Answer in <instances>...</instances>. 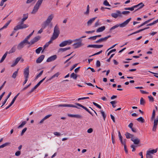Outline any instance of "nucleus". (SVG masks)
<instances>
[{"label":"nucleus","mask_w":158,"mask_h":158,"mask_svg":"<svg viewBox=\"0 0 158 158\" xmlns=\"http://www.w3.org/2000/svg\"><path fill=\"white\" fill-rule=\"evenodd\" d=\"M41 37L39 36H37L35 37L32 39L30 42V44L31 45L34 44L35 42H37L40 39Z\"/></svg>","instance_id":"1a4fd4ad"},{"label":"nucleus","mask_w":158,"mask_h":158,"mask_svg":"<svg viewBox=\"0 0 158 158\" xmlns=\"http://www.w3.org/2000/svg\"><path fill=\"white\" fill-rule=\"evenodd\" d=\"M78 64H75L73 65V67L71 68L70 69V71H71L74 68H75L77 65Z\"/></svg>","instance_id":"0e129e2a"},{"label":"nucleus","mask_w":158,"mask_h":158,"mask_svg":"<svg viewBox=\"0 0 158 158\" xmlns=\"http://www.w3.org/2000/svg\"><path fill=\"white\" fill-rule=\"evenodd\" d=\"M130 13V12L129 11H122V12H121L122 15L123 14L124 15H128L129 13Z\"/></svg>","instance_id":"49530a36"},{"label":"nucleus","mask_w":158,"mask_h":158,"mask_svg":"<svg viewBox=\"0 0 158 158\" xmlns=\"http://www.w3.org/2000/svg\"><path fill=\"white\" fill-rule=\"evenodd\" d=\"M60 33L59 28L57 25H56L54 28V32L51 37L52 40H55L58 36Z\"/></svg>","instance_id":"39448f33"},{"label":"nucleus","mask_w":158,"mask_h":158,"mask_svg":"<svg viewBox=\"0 0 158 158\" xmlns=\"http://www.w3.org/2000/svg\"><path fill=\"white\" fill-rule=\"evenodd\" d=\"M83 45V44L82 43V42L80 41L74 44H73V46H74L75 48H77L80 47Z\"/></svg>","instance_id":"f8f14e48"},{"label":"nucleus","mask_w":158,"mask_h":158,"mask_svg":"<svg viewBox=\"0 0 158 158\" xmlns=\"http://www.w3.org/2000/svg\"><path fill=\"white\" fill-rule=\"evenodd\" d=\"M27 130V128L26 127L24 128L22 131V132L21 133V136L23 135L24 133Z\"/></svg>","instance_id":"603ef678"},{"label":"nucleus","mask_w":158,"mask_h":158,"mask_svg":"<svg viewBox=\"0 0 158 158\" xmlns=\"http://www.w3.org/2000/svg\"><path fill=\"white\" fill-rule=\"evenodd\" d=\"M43 70H42L40 72V73L38 74L36 77V78H38V77H40L42 74L43 73Z\"/></svg>","instance_id":"052dcab7"},{"label":"nucleus","mask_w":158,"mask_h":158,"mask_svg":"<svg viewBox=\"0 0 158 158\" xmlns=\"http://www.w3.org/2000/svg\"><path fill=\"white\" fill-rule=\"evenodd\" d=\"M139 5H135L131 7L125 8H124V10H129L131 11H133L134 10V8L137 7Z\"/></svg>","instance_id":"4be33fe9"},{"label":"nucleus","mask_w":158,"mask_h":158,"mask_svg":"<svg viewBox=\"0 0 158 158\" xmlns=\"http://www.w3.org/2000/svg\"><path fill=\"white\" fill-rule=\"evenodd\" d=\"M111 16L114 18H116L118 17H122L123 16L122 15L121 12L119 10L116 11V13H112L111 14Z\"/></svg>","instance_id":"0eeeda50"},{"label":"nucleus","mask_w":158,"mask_h":158,"mask_svg":"<svg viewBox=\"0 0 158 158\" xmlns=\"http://www.w3.org/2000/svg\"><path fill=\"white\" fill-rule=\"evenodd\" d=\"M146 158H152L153 156L151 154H149L147 152L146 154Z\"/></svg>","instance_id":"de8ad7c7"},{"label":"nucleus","mask_w":158,"mask_h":158,"mask_svg":"<svg viewBox=\"0 0 158 158\" xmlns=\"http://www.w3.org/2000/svg\"><path fill=\"white\" fill-rule=\"evenodd\" d=\"M101 64L99 60H97L96 62V66L97 67H99L100 66Z\"/></svg>","instance_id":"e2e57ef3"},{"label":"nucleus","mask_w":158,"mask_h":158,"mask_svg":"<svg viewBox=\"0 0 158 158\" xmlns=\"http://www.w3.org/2000/svg\"><path fill=\"white\" fill-rule=\"evenodd\" d=\"M137 120L138 122H140L142 123H144L145 122V120L142 117H140L139 118H137Z\"/></svg>","instance_id":"c85d7f7f"},{"label":"nucleus","mask_w":158,"mask_h":158,"mask_svg":"<svg viewBox=\"0 0 158 158\" xmlns=\"http://www.w3.org/2000/svg\"><path fill=\"white\" fill-rule=\"evenodd\" d=\"M97 17H95L90 19L87 22V25L88 26L90 25L94 21Z\"/></svg>","instance_id":"6ab92c4d"},{"label":"nucleus","mask_w":158,"mask_h":158,"mask_svg":"<svg viewBox=\"0 0 158 158\" xmlns=\"http://www.w3.org/2000/svg\"><path fill=\"white\" fill-rule=\"evenodd\" d=\"M53 40H51H51H50L47 43L45 44L44 46V49L45 48H46L48 47L49 46V45L51 43H52V41Z\"/></svg>","instance_id":"bb28decb"},{"label":"nucleus","mask_w":158,"mask_h":158,"mask_svg":"<svg viewBox=\"0 0 158 158\" xmlns=\"http://www.w3.org/2000/svg\"><path fill=\"white\" fill-rule=\"evenodd\" d=\"M103 4L104 5L106 6H110V5L109 4L108 2H107V0H105L103 3Z\"/></svg>","instance_id":"09e8293b"},{"label":"nucleus","mask_w":158,"mask_h":158,"mask_svg":"<svg viewBox=\"0 0 158 158\" xmlns=\"http://www.w3.org/2000/svg\"><path fill=\"white\" fill-rule=\"evenodd\" d=\"M111 36L110 35H108L107 36L105 37L104 38H102L99 39L98 40H97L95 41V43H99L105 41H106L107 39L109 37H110Z\"/></svg>","instance_id":"9b49d317"},{"label":"nucleus","mask_w":158,"mask_h":158,"mask_svg":"<svg viewBox=\"0 0 158 158\" xmlns=\"http://www.w3.org/2000/svg\"><path fill=\"white\" fill-rule=\"evenodd\" d=\"M71 48L70 47H68L67 48H60L59 49V52L61 51L62 52H64V51H65L67 50L70 49Z\"/></svg>","instance_id":"c756f323"},{"label":"nucleus","mask_w":158,"mask_h":158,"mask_svg":"<svg viewBox=\"0 0 158 158\" xmlns=\"http://www.w3.org/2000/svg\"><path fill=\"white\" fill-rule=\"evenodd\" d=\"M100 112H101V113L102 114V116H103V117L104 120L105 121V119L106 117V114H105V112L104 111H103L102 110H101L100 111Z\"/></svg>","instance_id":"473e14b6"},{"label":"nucleus","mask_w":158,"mask_h":158,"mask_svg":"<svg viewBox=\"0 0 158 158\" xmlns=\"http://www.w3.org/2000/svg\"><path fill=\"white\" fill-rule=\"evenodd\" d=\"M51 116H52V114H49L47 115L46 116H45L44 118V119H45V120L46 119H47V118H48L50 117Z\"/></svg>","instance_id":"774afa93"},{"label":"nucleus","mask_w":158,"mask_h":158,"mask_svg":"<svg viewBox=\"0 0 158 158\" xmlns=\"http://www.w3.org/2000/svg\"><path fill=\"white\" fill-rule=\"evenodd\" d=\"M60 74V73L59 72H57L53 75L49 79V80H50L53 78H54L55 77H57Z\"/></svg>","instance_id":"2f4dec72"},{"label":"nucleus","mask_w":158,"mask_h":158,"mask_svg":"<svg viewBox=\"0 0 158 158\" xmlns=\"http://www.w3.org/2000/svg\"><path fill=\"white\" fill-rule=\"evenodd\" d=\"M11 21V20H9L3 26V28H6L8 26L10 23Z\"/></svg>","instance_id":"79ce46f5"},{"label":"nucleus","mask_w":158,"mask_h":158,"mask_svg":"<svg viewBox=\"0 0 158 158\" xmlns=\"http://www.w3.org/2000/svg\"><path fill=\"white\" fill-rule=\"evenodd\" d=\"M156 116V111L155 110H153L152 116L151 117L150 121L153 122V126L152 127V130L155 131H156L158 124V117L157 116L155 119Z\"/></svg>","instance_id":"f03ea898"},{"label":"nucleus","mask_w":158,"mask_h":158,"mask_svg":"<svg viewBox=\"0 0 158 158\" xmlns=\"http://www.w3.org/2000/svg\"><path fill=\"white\" fill-rule=\"evenodd\" d=\"M157 23V22L156 20L155 21H154L153 23H150L148 24L147 25V26H152L153 25H154L156 23Z\"/></svg>","instance_id":"4d7b16f0"},{"label":"nucleus","mask_w":158,"mask_h":158,"mask_svg":"<svg viewBox=\"0 0 158 158\" xmlns=\"http://www.w3.org/2000/svg\"><path fill=\"white\" fill-rule=\"evenodd\" d=\"M137 5H139L137 7V8H138L136 10H135V11H137L138 10L142 8L144 6V5L143 4V3L142 2H141V3H139V4H138Z\"/></svg>","instance_id":"cd10ccee"},{"label":"nucleus","mask_w":158,"mask_h":158,"mask_svg":"<svg viewBox=\"0 0 158 158\" xmlns=\"http://www.w3.org/2000/svg\"><path fill=\"white\" fill-rule=\"evenodd\" d=\"M19 93H18L13 98V99L12 101H11V102L13 103V104L15 102V100H16V98H17V97H18V96L19 95Z\"/></svg>","instance_id":"c03bdc74"},{"label":"nucleus","mask_w":158,"mask_h":158,"mask_svg":"<svg viewBox=\"0 0 158 158\" xmlns=\"http://www.w3.org/2000/svg\"><path fill=\"white\" fill-rule=\"evenodd\" d=\"M148 98H149L150 101H152V102L154 101V98L152 96L150 95L148 96Z\"/></svg>","instance_id":"5fc2aeb1"},{"label":"nucleus","mask_w":158,"mask_h":158,"mask_svg":"<svg viewBox=\"0 0 158 158\" xmlns=\"http://www.w3.org/2000/svg\"><path fill=\"white\" fill-rule=\"evenodd\" d=\"M75 104L77 105L78 106H79L81 107L83 109H84L85 110H86L90 114L92 115H93L92 114V113H91V112H90L86 107H85L83 106L82 105H81V104H80L78 103H76Z\"/></svg>","instance_id":"2eb2a0df"},{"label":"nucleus","mask_w":158,"mask_h":158,"mask_svg":"<svg viewBox=\"0 0 158 158\" xmlns=\"http://www.w3.org/2000/svg\"><path fill=\"white\" fill-rule=\"evenodd\" d=\"M27 44H28V42L24 40L18 44L17 46V49L19 50L21 49Z\"/></svg>","instance_id":"423d86ee"},{"label":"nucleus","mask_w":158,"mask_h":158,"mask_svg":"<svg viewBox=\"0 0 158 158\" xmlns=\"http://www.w3.org/2000/svg\"><path fill=\"white\" fill-rule=\"evenodd\" d=\"M16 50V47L15 45L9 51L8 53L10 54L14 52Z\"/></svg>","instance_id":"5701e85b"},{"label":"nucleus","mask_w":158,"mask_h":158,"mask_svg":"<svg viewBox=\"0 0 158 158\" xmlns=\"http://www.w3.org/2000/svg\"><path fill=\"white\" fill-rule=\"evenodd\" d=\"M125 135L126 136V138L127 139L131 138V139L132 138H134L133 135H132L127 132L126 133V134H125Z\"/></svg>","instance_id":"412c9836"},{"label":"nucleus","mask_w":158,"mask_h":158,"mask_svg":"<svg viewBox=\"0 0 158 158\" xmlns=\"http://www.w3.org/2000/svg\"><path fill=\"white\" fill-rule=\"evenodd\" d=\"M66 45H67L65 41L62 42L59 44L60 47H63Z\"/></svg>","instance_id":"58836bf2"},{"label":"nucleus","mask_w":158,"mask_h":158,"mask_svg":"<svg viewBox=\"0 0 158 158\" xmlns=\"http://www.w3.org/2000/svg\"><path fill=\"white\" fill-rule=\"evenodd\" d=\"M42 48L41 47H40L38 48L37 49L35 50V52L37 54H39L40 53V51L42 50Z\"/></svg>","instance_id":"4c0bfd02"},{"label":"nucleus","mask_w":158,"mask_h":158,"mask_svg":"<svg viewBox=\"0 0 158 158\" xmlns=\"http://www.w3.org/2000/svg\"><path fill=\"white\" fill-rule=\"evenodd\" d=\"M26 17L23 18L21 20L20 22L19 23V24L15 26L14 29V30L17 31L19 29H23L27 27L28 25L26 24H24V22L27 19Z\"/></svg>","instance_id":"7ed1b4c3"},{"label":"nucleus","mask_w":158,"mask_h":158,"mask_svg":"<svg viewBox=\"0 0 158 158\" xmlns=\"http://www.w3.org/2000/svg\"><path fill=\"white\" fill-rule=\"evenodd\" d=\"M73 42H77V41H78V42H82V40L81 39V38H79L78 39H76L74 40H72Z\"/></svg>","instance_id":"6e6d98bb"},{"label":"nucleus","mask_w":158,"mask_h":158,"mask_svg":"<svg viewBox=\"0 0 158 158\" xmlns=\"http://www.w3.org/2000/svg\"><path fill=\"white\" fill-rule=\"evenodd\" d=\"M93 103L94 106H95L99 109H100L101 108V106L98 104L96 103L95 102H93Z\"/></svg>","instance_id":"3c124183"},{"label":"nucleus","mask_w":158,"mask_h":158,"mask_svg":"<svg viewBox=\"0 0 158 158\" xmlns=\"http://www.w3.org/2000/svg\"><path fill=\"white\" fill-rule=\"evenodd\" d=\"M157 152V149H152L151 150H149L147 151V152L149 154H153L154 153H156Z\"/></svg>","instance_id":"393cba45"},{"label":"nucleus","mask_w":158,"mask_h":158,"mask_svg":"<svg viewBox=\"0 0 158 158\" xmlns=\"http://www.w3.org/2000/svg\"><path fill=\"white\" fill-rule=\"evenodd\" d=\"M110 103L112 105V107L114 108L116 106L114 104L117 103V102L115 101H112L110 102Z\"/></svg>","instance_id":"a18cd8bd"},{"label":"nucleus","mask_w":158,"mask_h":158,"mask_svg":"<svg viewBox=\"0 0 158 158\" xmlns=\"http://www.w3.org/2000/svg\"><path fill=\"white\" fill-rule=\"evenodd\" d=\"M137 146L134 145H131V148H132V151L134 152L135 151V147H136Z\"/></svg>","instance_id":"bf43d9fd"},{"label":"nucleus","mask_w":158,"mask_h":158,"mask_svg":"<svg viewBox=\"0 0 158 158\" xmlns=\"http://www.w3.org/2000/svg\"><path fill=\"white\" fill-rule=\"evenodd\" d=\"M134 138H132L131 140L133 142L134 144L136 145L140 143V139L137 138L134 139Z\"/></svg>","instance_id":"ddd939ff"},{"label":"nucleus","mask_w":158,"mask_h":158,"mask_svg":"<svg viewBox=\"0 0 158 158\" xmlns=\"http://www.w3.org/2000/svg\"><path fill=\"white\" fill-rule=\"evenodd\" d=\"M19 70V69H17V70L16 71H15L13 74L12 75V77L15 79L16 76L18 75V71Z\"/></svg>","instance_id":"7c9ffc66"},{"label":"nucleus","mask_w":158,"mask_h":158,"mask_svg":"<svg viewBox=\"0 0 158 158\" xmlns=\"http://www.w3.org/2000/svg\"><path fill=\"white\" fill-rule=\"evenodd\" d=\"M26 123H27V122L25 121H23L22 122L21 124L18 127V129H19V128H22V127H23L26 124Z\"/></svg>","instance_id":"c9c22d12"},{"label":"nucleus","mask_w":158,"mask_h":158,"mask_svg":"<svg viewBox=\"0 0 158 158\" xmlns=\"http://www.w3.org/2000/svg\"><path fill=\"white\" fill-rule=\"evenodd\" d=\"M29 66H27L24 69V78H28L29 77Z\"/></svg>","instance_id":"6e6552de"},{"label":"nucleus","mask_w":158,"mask_h":158,"mask_svg":"<svg viewBox=\"0 0 158 158\" xmlns=\"http://www.w3.org/2000/svg\"><path fill=\"white\" fill-rule=\"evenodd\" d=\"M105 29V27L104 26H103L101 27H100L98 28L97 31L96 32H101L103 31Z\"/></svg>","instance_id":"b1692460"},{"label":"nucleus","mask_w":158,"mask_h":158,"mask_svg":"<svg viewBox=\"0 0 158 158\" xmlns=\"http://www.w3.org/2000/svg\"><path fill=\"white\" fill-rule=\"evenodd\" d=\"M131 18H130L126 20L124 22L120 24H117L113 27L111 28L110 29V32H111V31L112 30L118 27H125L128 24V23L131 20Z\"/></svg>","instance_id":"20e7f679"},{"label":"nucleus","mask_w":158,"mask_h":158,"mask_svg":"<svg viewBox=\"0 0 158 158\" xmlns=\"http://www.w3.org/2000/svg\"><path fill=\"white\" fill-rule=\"evenodd\" d=\"M97 37L96 36H94L92 37H90L89 38V39L90 40H95L96 39Z\"/></svg>","instance_id":"338daca9"},{"label":"nucleus","mask_w":158,"mask_h":158,"mask_svg":"<svg viewBox=\"0 0 158 158\" xmlns=\"http://www.w3.org/2000/svg\"><path fill=\"white\" fill-rule=\"evenodd\" d=\"M44 58V55H42L39 57L36 60V62L37 63H41Z\"/></svg>","instance_id":"dca6fc26"},{"label":"nucleus","mask_w":158,"mask_h":158,"mask_svg":"<svg viewBox=\"0 0 158 158\" xmlns=\"http://www.w3.org/2000/svg\"><path fill=\"white\" fill-rule=\"evenodd\" d=\"M145 103L144 100L143 98H141L140 100V104L141 105H144Z\"/></svg>","instance_id":"ea45409f"},{"label":"nucleus","mask_w":158,"mask_h":158,"mask_svg":"<svg viewBox=\"0 0 158 158\" xmlns=\"http://www.w3.org/2000/svg\"><path fill=\"white\" fill-rule=\"evenodd\" d=\"M57 58V56L56 55H54L49 57L47 60V62H50L55 60Z\"/></svg>","instance_id":"4468645a"},{"label":"nucleus","mask_w":158,"mask_h":158,"mask_svg":"<svg viewBox=\"0 0 158 158\" xmlns=\"http://www.w3.org/2000/svg\"><path fill=\"white\" fill-rule=\"evenodd\" d=\"M21 154V152L19 151H18L16 152L15 153V155L17 156H19Z\"/></svg>","instance_id":"69168bd1"},{"label":"nucleus","mask_w":158,"mask_h":158,"mask_svg":"<svg viewBox=\"0 0 158 158\" xmlns=\"http://www.w3.org/2000/svg\"><path fill=\"white\" fill-rule=\"evenodd\" d=\"M74 117L78 118H82V115L80 114H75Z\"/></svg>","instance_id":"8fccbe9b"},{"label":"nucleus","mask_w":158,"mask_h":158,"mask_svg":"<svg viewBox=\"0 0 158 158\" xmlns=\"http://www.w3.org/2000/svg\"><path fill=\"white\" fill-rule=\"evenodd\" d=\"M8 53V52L7 51L5 52V53L2 56L1 59V60L0 61V63L4 61V60L6 58Z\"/></svg>","instance_id":"a878e982"},{"label":"nucleus","mask_w":158,"mask_h":158,"mask_svg":"<svg viewBox=\"0 0 158 158\" xmlns=\"http://www.w3.org/2000/svg\"><path fill=\"white\" fill-rule=\"evenodd\" d=\"M39 6L35 5L31 13L32 14H35L38 11V10L39 8Z\"/></svg>","instance_id":"f3484780"},{"label":"nucleus","mask_w":158,"mask_h":158,"mask_svg":"<svg viewBox=\"0 0 158 158\" xmlns=\"http://www.w3.org/2000/svg\"><path fill=\"white\" fill-rule=\"evenodd\" d=\"M65 41L66 42L67 45H70L73 42V41L71 40H65Z\"/></svg>","instance_id":"a19ab883"},{"label":"nucleus","mask_w":158,"mask_h":158,"mask_svg":"<svg viewBox=\"0 0 158 158\" xmlns=\"http://www.w3.org/2000/svg\"><path fill=\"white\" fill-rule=\"evenodd\" d=\"M21 59V57H19L16 58L14 62L12 64L11 66L13 67L16 65L19 61Z\"/></svg>","instance_id":"a211bd4d"},{"label":"nucleus","mask_w":158,"mask_h":158,"mask_svg":"<svg viewBox=\"0 0 158 158\" xmlns=\"http://www.w3.org/2000/svg\"><path fill=\"white\" fill-rule=\"evenodd\" d=\"M149 28V27H146V28H144L143 29H140V30H139L129 35H128V36H129L130 35H132L133 34H136V33H139L143 31H144L146 29H148Z\"/></svg>","instance_id":"aec40b11"},{"label":"nucleus","mask_w":158,"mask_h":158,"mask_svg":"<svg viewBox=\"0 0 158 158\" xmlns=\"http://www.w3.org/2000/svg\"><path fill=\"white\" fill-rule=\"evenodd\" d=\"M103 46V45L95 44V48H100L102 47Z\"/></svg>","instance_id":"13d9d810"},{"label":"nucleus","mask_w":158,"mask_h":158,"mask_svg":"<svg viewBox=\"0 0 158 158\" xmlns=\"http://www.w3.org/2000/svg\"><path fill=\"white\" fill-rule=\"evenodd\" d=\"M54 134L57 136H59L61 135V134L60 133L57 132H54Z\"/></svg>","instance_id":"680f3d73"},{"label":"nucleus","mask_w":158,"mask_h":158,"mask_svg":"<svg viewBox=\"0 0 158 158\" xmlns=\"http://www.w3.org/2000/svg\"><path fill=\"white\" fill-rule=\"evenodd\" d=\"M43 1V0H38L35 5L40 7Z\"/></svg>","instance_id":"e433bc0d"},{"label":"nucleus","mask_w":158,"mask_h":158,"mask_svg":"<svg viewBox=\"0 0 158 158\" xmlns=\"http://www.w3.org/2000/svg\"><path fill=\"white\" fill-rule=\"evenodd\" d=\"M57 106L58 107H73L76 108L78 109H79V107H77V106L72 105V104H60L57 105Z\"/></svg>","instance_id":"9d476101"},{"label":"nucleus","mask_w":158,"mask_h":158,"mask_svg":"<svg viewBox=\"0 0 158 158\" xmlns=\"http://www.w3.org/2000/svg\"><path fill=\"white\" fill-rule=\"evenodd\" d=\"M31 35L29 34L28 35L24 40H26L27 42H28V44H30V42H29L28 41V40L29 39L30 37H31Z\"/></svg>","instance_id":"37998d69"},{"label":"nucleus","mask_w":158,"mask_h":158,"mask_svg":"<svg viewBox=\"0 0 158 158\" xmlns=\"http://www.w3.org/2000/svg\"><path fill=\"white\" fill-rule=\"evenodd\" d=\"M10 143L7 142L6 143L4 144H2V145L0 146V149L2 148H3L4 147L9 145L10 144Z\"/></svg>","instance_id":"72a5a7b5"},{"label":"nucleus","mask_w":158,"mask_h":158,"mask_svg":"<svg viewBox=\"0 0 158 158\" xmlns=\"http://www.w3.org/2000/svg\"><path fill=\"white\" fill-rule=\"evenodd\" d=\"M70 77L73 78L74 79H76L77 76V74H75L74 73H73L71 74Z\"/></svg>","instance_id":"f704fd0d"},{"label":"nucleus","mask_w":158,"mask_h":158,"mask_svg":"<svg viewBox=\"0 0 158 158\" xmlns=\"http://www.w3.org/2000/svg\"><path fill=\"white\" fill-rule=\"evenodd\" d=\"M54 16L53 14H51L47 18V19L44 21L42 25V28L38 31V34L41 33L43 31V29H45L47 26L50 25L51 27H52V23H51V21L53 18Z\"/></svg>","instance_id":"f257e3e1"},{"label":"nucleus","mask_w":158,"mask_h":158,"mask_svg":"<svg viewBox=\"0 0 158 158\" xmlns=\"http://www.w3.org/2000/svg\"><path fill=\"white\" fill-rule=\"evenodd\" d=\"M31 85V83H30L29 85H28L26 87H24L22 90V91H23L25 90L28 87L30 86Z\"/></svg>","instance_id":"864d4df0"}]
</instances>
